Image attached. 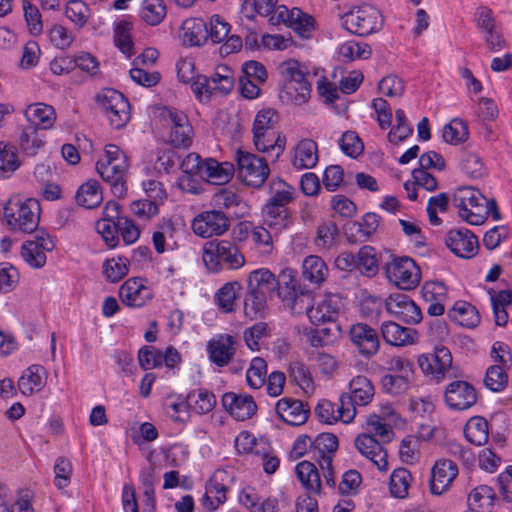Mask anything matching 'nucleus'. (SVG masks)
<instances>
[{
	"mask_svg": "<svg viewBox=\"0 0 512 512\" xmlns=\"http://www.w3.org/2000/svg\"><path fill=\"white\" fill-rule=\"evenodd\" d=\"M452 204L459 216L471 225H481L489 215L500 220L501 214L495 199H487L478 189L459 187L452 196Z\"/></svg>",
	"mask_w": 512,
	"mask_h": 512,
	"instance_id": "obj_1",
	"label": "nucleus"
},
{
	"mask_svg": "<svg viewBox=\"0 0 512 512\" xmlns=\"http://www.w3.org/2000/svg\"><path fill=\"white\" fill-rule=\"evenodd\" d=\"M269 195L263 209L264 225L279 233L292 224L287 205L294 201L296 189L280 178H273L269 183Z\"/></svg>",
	"mask_w": 512,
	"mask_h": 512,
	"instance_id": "obj_2",
	"label": "nucleus"
},
{
	"mask_svg": "<svg viewBox=\"0 0 512 512\" xmlns=\"http://www.w3.org/2000/svg\"><path fill=\"white\" fill-rule=\"evenodd\" d=\"M395 120L397 124L392 127L388 134V139L393 144H398L413 133V127L409 124L405 112L402 109L395 111Z\"/></svg>",
	"mask_w": 512,
	"mask_h": 512,
	"instance_id": "obj_58",
	"label": "nucleus"
},
{
	"mask_svg": "<svg viewBox=\"0 0 512 512\" xmlns=\"http://www.w3.org/2000/svg\"><path fill=\"white\" fill-rule=\"evenodd\" d=\"M421 292L426 303L446 302L448 298L447 287L440 281L425 282L422 286Z\"/></svg>",
	"mask_w": 512,
	"mask_h": 512,
	"instance_id": "obj_63",
	"label": "nucleus"
},
{
	"mask_svg": "<svg viewBox=\"0 0 512 512\" xmlns=\"http://www.w3.org/2000/svg\"><path fill=\"white\" fill-rule=\"evenodd\" d=\"M372 54L370 45L363 42L346 41L338 47V56L343 62L368 59Z\"/></svg>",
	"mask_w": 512,
	"mask_h": 512,
	"instance_id": "obj_47",
	"label": "nucleus"
},
{
	"mask_svg": "<svg viewBox=\"0 0 512 512\" xmlns=\"http://www.w3.org/2000/svg\"><path fill=\"white\" fill-rule=\"evenodd\" d=\"M21 166L16 146L0 142V171L10 176Z\"/></svg>",
	"mask_w": 512,
	"mask_h": 512,
	"instance_id": "obj_54",
	"label": "nucleus"
},
{
	"mask_svg": "<svg viewBox=\"0 0 512 512\" xmlns=\"http://www.w3.org/2000/svg\"><path fill=\"white\" fill-rule=\"evenodd\" d=\"M222 406L237 421L250 419L257 410L251 395L227 392L222 396Z\"/></svg>",
	"mask_w": 512,
	"mask_h": 512,
	"instance_id": "obj_22",
	"label": "nucleus"
},
{
	"mask_svg": "<svg viewBox=\"0 0 512 512\" xmlns=\"http://www.w3.org/2000/svg\"><path fill=\"white\" fill-rule=\"evenodd\" d=\"M357 269L368 277L378 273L376 251L372 246H363L357 253Z\"/></svg>",
	"mask_w": 512,
	"mask_h": 512,
	"instance_id": "obj_53",
	"label": "nucleus"
},
{
	"mask_svg": "<svg viewBox=\"0 0 512 512\" xmlns=\"http://www.w3.org/2000/svg\"><path fill=\"white\" fill-rule=\"evenodd\" d=\"M460 169L472 178H479L484 173L482 158L474 152L464 151L460 156Z\"/></svg>",
	"mask_w": 512,
	"mask_h": 512,
	"instance_id": "obj_60",
	"label": "nucleus"
},
{
	"mask_svg": "<svg viewBox=\"0 0 512 512\" xmlns=\"http://www.w3.org/2000/svg\"><path fill=\"white\" fill-rule=\"evenodd\" d=\"M496 499L493 489L487 485L474 488L468 496V507L472 511L485 512L493 506Z\"/></svg>",
	"mask_w": 512,
	"mask_h": 512,
	"instance_id": "obj_44",
	"label": "nucleus"
},
{
	"mask_svg": "<svg viewBox=\"0 0 512 512\" xmlns=\"http://www.w3.org/2000/svg\"><path fill=\"white\" fill-rule=\"evenodd\" d=\"M349 335L352 343L362 355L370 357L378 352L380 345L378 334L368 324L357 323L352 325Z\"/></svg>",
	"mask_w": 512,
	"mask_h": 512,
	"instance_id": "obj_25",
	"label": "nucleus"
},
{
	"mask_svg": "<svg viewBox=\"0 0 512 512\" xmlns=\"http://www.w3.org/2000/svg\"><path fill=\"white\" fill-rule=\"evenodd\" d=\"M388 279L402 290L414 289L421 280L420 268L409 257L394 258L385 266Z\"/></svg>",
	"mask_w": 512,
	"mask_h": 512,
	"instance_id": "obj_11",
	"label": "nucleus"
},
{
	"mask_svg": "<svg viewBox=\"0 0 512 512\" xmlns=\"http://www.w3.org/2000/svg\"><path fill=\"white\" fill-rule=\"evenodd\" d=\"M267 374V363L263 358L255 357L250 363V367L246 372V380L248 385L253 389L262 387L265 383Z\"/></svg>",
	"mask_w": 512,
	"mask_h": 512,
	"instance_id": "obj_61",
	"label": "nucleus"
},
{
	"mask_svg": "<svg viewBox=\"0 0 512 512\" xmlns=\"http://www.w3.org/2000/svg\"><path fill=\"white\" fill-rule=\"evenodd\" d=\"M443 397L448 409L465 411L476 404L477 391L467 381L454 380L446 386Z\"/></svg>",
	"mask_w": 512,
	"mask_h": 512,
	"instance_id": "obj_13",
	"label": "nucleus"
},
{
	"mask_svg": "<svg viewBox=\"0 0 512 512\" xmlns=\"http://www.w3.org/2000/svg\"><path fill=\"white\" fill-rule=\"evenodd\" d=\"M75 199L78 205L86 209L98 207L103 201L99 183L96 180H88L83 183L78 188Z\"/></svg>",
	"mask_w": 512,
	"mask_h": 512,
	"instance_id": "obj_40",
	"label": "nucleus"
},
{
	"mask_svg": "<svg viewBox=\"0 0 512 512\" xmlns=\"http://www.w3.org/2000/svg\"><path fill=\"white\" fill-rule=\"evenodd\" d=\"M295 473L307 491L316 494L320 493L321 479L314 463L306 460L299 462L295 467Z\"/></svg>",
	"mask_w": 512,
	"mask_h": 512,
	"instance_id": "obj_38",
	"label": "nucleus"
},
{
	"mask_svg": "<svg viewBox=\"0 0 512 512\" xmlns=\"http://www.w3.org/2000/svg\"><path fill=\"white\" fill-rule=\"evenodd\" d=\"M179 38L185 47H201L208 41V24L202 18H187L181 24Z\"/></svg>",
	"mask_w": 512,
	"mask_h": 512,
	"instance_id": "obj_26",
	"label": "nucleus"
},
{
	"mask_svg": "<svg viewBox=\"0 0 512 512\" xmlns=\"http://www.w3.org/2000/svg\"><path fill=\"white\" fill-rule=\"evenodd\" d=\"M211 82L214 84V90L228 94L234 86V73L228 66L220 65L211 77Z\"/></svg>",
	"mask_w": 512,
	"mask_h": 512,
	"instance_id": "obj_62",
	"label": "nucleus"
},
{
	"mask_svg": "<svg viewBox=\"0 0 512 512\" xmlns=\"http://www.w3.org/2000/svg\"><path fill=\"white\" fill-rule=\"evenodd\" d=\"M418 364L427 377L439 382L451 368L452 355L448 348L444 346L436 347L434 353L421 355Z\"/></svg>",
	"mask_w": 512,
	"mask_h": 512,
	"instance_id": "obj_16",
	"label": "nucleus"
},
{
	"mask_svg": "<svg viewBox=\"0 0 512 512\" xmlns=\"http://www.w3.org/2000/svg\"><path fill=\"white\" fill-rule=\"evenodd\" d=\"M412 482V475L406 468L395 469L389 480V490L391 496L398 499H404L408 496L409 487Z\"/></svg>",
	"mask_w": 512,
	"mask_h": 512,
	"instance_id": "obj_46",
	"label": "nucleus"
},
{
	"mask_svg": "<svg viewBox=\"0 0 512 512\" xmlns=\"http://www.w3.org/2000/svg\"><path fill=\"white\" fill-rule=\"evenodd\" d=\"M507 370L508 369L499 365H491L488 367L484 378L486 388L492 392L503 391L508 384Z\"/></svg>",
	"mask_w": 512,
	"mask_h": 512,
	"instance_id": "obj_57",
	"label": "nucleus"
},
{
	"mask_svg": "<svg viewBox=\"0 0 512 512\" xmlns=\"http://www.w3.org/2000/svg\"><path fill=\"white\" fill-rule=\"evenodd\" d=\"M355 447L366 458L370 459L380 471L388 468L387 451L372 435L365 433L355 439Z\"/></svg>",
	"mask_w": 512,
	"mask_h": 512,
	"instance_id": "obj_27",
	"label": "nucleus"
},
{
	"mask_svg": "<svg viewBox=\"0 0 512 512\" xmlns=\"http://www.w3.org/2000/svg\"><path fill=\"white\" fill-rule=\"evenodd\" d=\"M319 161L318 145L312 139L300 140L293 150L291 165L296 170L311 169Z\"/></svg>",
	"mask_w": 512,
	"mask_h": 512,
	"instance_id": "obj_30",
	"label": "nucleus"
},
{
	"mask_svg": "<svg viewBox=\"0 0 512 512\" xmlns=\"http://www.w3.org/2000/svg\"><path fill=\"white\" fill-rule=\"evenodd\" d=\"M242 286L238 281L225 283L214 295V303L223 313H232L235 311L234 303L237 299Z\"/></svg>",
	"mask_w": 512,
	"mask_h": 512,
	"instance_id": "obj_39",
	"label": "nucleus"
},
{
	"mask_svg": "<svg viewBox=\"0 0 512 512\" xmlns=\"http://www.w3.org/2000/svg\"><path fill=\"white\" fill-rule=\"evenodd\" d=\"M374 396V387L365 376H356L349 383V393L340 396L338 406L342 422H351L356 415V406L368 405Z\"/></svg>",
	"mask_w": 512,
	"mask_h": 512,
	"instance_id": "obj_6",
	"label": "nucleus"
},
{
	"mask_svg": "<svg viewBox=\"0 0 512 512\" xmlns=\"http://www.w3.org/2000/svg\"><path fill=\"white\" fill-rule=\"evenodd\" d=\"M236 163L238 177L254 188H260L270 174L266 159L241 149L236 152Z\"/></svg>",
	"mask_w": 512,
	"mask_h": 512,
	"instance_id": "obj_10",
	"label": "nucleus"
},
{
	"mask_svg": "<svg viewBox=\"0 0 512 512\" xmlns=\"http://www.w3.org/2000/svg\"><path fill=\"white\" fill-rule=\"evenodd\" d=\"M161 116L165 124L170 127V143L174 147H189L192 143L193 130L187 116L172 108H165Z\"/></svg>",
	"mask_w": 512,
	"mask_h": 512,
	"instance_id": "obj_14",
	"label": "nucleus"
},
{
	"mask_svg": "<svg viewBox=\"0 0 512 512\" xmlns=\"http://www.w3.org/2000/svg\"><path fill=\"white\" fill-rule=\"evenodd\" d=\"M270 21L272 24H285L287 27L293 29L300 37L305 39L310 37L315 28L314 18L297 7L289 10L284 5L278 6L274 15L271 16Z\"/></svg>",
	"mask_w": 512,
	"mask_h": 512,
	"instance_id": "obj_12",
	"label": "nucleus"
},
{
	"mask_svg": "<svg viewBox=\"0 0 512 512\" xmlns=\"http://www.w3.org/2000/svg\"><path fill=\"white\" fill-rule=\"evenodd\" d=\"M387 311L408 324H417L422 319L419 306L407 295L391 294L386 301Z\"/></svg>",
	"mask_w": 512,
	"mask_h": 512,
	"instance_id": "obj_21",
	"label": "nucleus"
},
{
	"mask_svg": "<svg viewBox=\"0 0 512 512\" xmlns=\"http://www.w3.org/2000/svg\"><path fill=\"white\" fill-rule=\"evenodd\" d=\"M277 112L272 108L262 109L258 111L253 122V136L270 133L274 130L277 123Z\"/></svg>",
	"mask_w": 512,
	"mask_h": 512,
	"instance_id": "obj_56",
	"label": "nucleus"
},
{
	"mask_svg": "<svg viewBox=\"0 0 512 512\" xmlns=\"http://www.w3.org/2000/svg\"><path fill=\"white\" fill-rule=\"evenodd\" d=\"M258 136H253L257 151L266 153L272 162H276L285 150L286 137L276 131Z\"/></svg>",
	"mask_w": 512,
	"mask_h": 512,
	"instance_id": "obj_33",
	"label": "nucleus"
},
{
	"mask_svg": "<svg viewBox=\"0 0 512 512\" xmlns=\"http://www.w3.org/2000/svg\"><path fill=\"white\" fill-rule=\"evenodd\" d=\"M4 218L11 230L32 233L39 225L41 206L34 198L14 195L4 205Z\"/></svg>",
	"mask_w": 512,
	"mask_h": 512,
	"instance_id": "obj_4",
	"label": "nucleus"
},
{
	"mask_svg": "<svg viewBox=\"0 0 512 512\" xmlns=\"http://www.w3.org/2000/svg\"><path fill=\"white\" fill-rule=\"evenodd\" d=\"M279 73L287 81L288 93L295 105H302L308 101L311 93V83L308 81V70L297 60H287L278 67Z\"/></svg>",
	"mask_w": 512,
	"mask_h": 512,
	"instance_id": "obj_8",
	"label": "nucleus"
},
{
	"mask_svg": "<svg viewBox=\"0 0 512 512\" xmlns=\"http://www.w3.org/2000/svg\"><path fill=\"white\" fill-rule=\"evenodd\" d=\"M468 136L467 124L462 119H452L443 127L442 137L446 143L459 144L466 141Z\"/></svg>",
	"mask_w": 512,
	"mask_h": 512,
	"instance_id": "obj_55",
	"label": "nucleus"
},
{
	"mask_svg": "<svg viewBox=\"0 0 512 512\" xmlns=\"http://www.w3.org/2000/svg\"><path fill=\"white\" fill-rule=\"evenodd\" d=\"M412 375H398L393 373L385 374L381 377V388L383 392L398 396L406 393L410 387V377Z\"/></svg>",
	"mask_w": 512,
	"mask_h": 512,
	"instance_id": "obj_52",
	"label": "nucleus"
},
{
	"mask_svg": "<svg viewBox=\"0 0 512 512\" xmlns=\"http://www.w3.org/2000/svg\"><path fill=\"white\" fill-rule=\"evenodd\" d=\"M229 226L228 217L220 210L204 211L192 222L194 233L202 238L222 235L229 229Z\"/></svg>",
	"mask_w": 512,
	"mask_h": 512,
	"instance_id": "obj_15",
	"label": "nucleus"
},
{
	"mask_svg": "<svg viewBox=\"0 0 512 512\" xmlns=\"http://www.w3.org/2000/svg\"><path fill=\"white\" fill-rule=\"evenodd\" d=\"M187 401L189 406L198 414H207L216 405L215 395L206 389H197L189 392Z\"/></svg>",
	"mask_w": 512,
	"mask_h": 512,
	"instance_id": "obj_48",
	"label": "nucleus"
},
{
	"mask_svg": "<svg viewBox=\"0 0 512 512\" xmlns=\"http://www.w3.org/2000/svg\"><path fill=\"white\" fill-rule=\"evenodd\" d=\"M445 243L452 253L465 259L473 258L479 250L477 236L464 227L449 230Z\"/></svg>",
	"mask_w": 512,
	"mask_h": 512,
	"instance_id": "obj_17",
	"label": "nucleus"
},
{
	"mask_svg": "<svg viewBox=\"0 0 512 512\" xmlns=\"http://www.w3.org/2000/svg\"><path fill=\"white\" fill-rule=\"evenodd\" d=\"M236 338L230 334H218L207 342L209 360L218 367L227 366L236 353Z\"/></svg>",
	"mask_w": 512,
	"mask_h": 512,
	"instance_id": "obj_20",
	"label": "nucleus"
},
{
	"mask_svg": "<svg viewBox=\"0 0 512 512\" xmlns=\"http://www.w3.org/2000/svg\"><path fill=\"white\" fill-rule=\"evenodd\" d=\"M276 412L287 424L299 426L307 421L310 408L300 400L282 398L276 404Z\"/></svg>",
	"mask_w": 512,
	"mask_h": 512,
	"instance_id": "obj_28",
	"label": "nucleus"
},
{
	"mask_svg": "<svg viewBox=\"0 0 512 512\" xmlns=\"http://www.w3.org/2000/svg\"><path fill=\"white\" fill-rule=\"evenodd\" d=\"M204 172L202 179L215 184H223L229 181L233 172V165L226 163L225 166L219 164L214 159H206L204 162Z\"/></svg>",
	"mask_w": 512,
	"mask_h": 512,
	"instance_id": "obj_45",
	"label": "nucleus"
},
{
	"mask_svg": "<svg viewBox=\"0 0 512 512\" xmlns=\"http://www.w3.org/2000/svg\"><path fill=\"white\" fill-rule=\"evenodd\" d=\"M119 297L123 304L140 308L146 304L151 295L141 278H130L121 285Z\"/></svg>",
	"mask_w": 512,
	"mask_h": 512,
	"instance_id": "obj_29",
	"label": "nucleus"
},
{
	"mask_svg": "<svg viewBox=\"0 0 512 512\" xmlns=\"http://www.w3.org/2000/svg\"><path fill=\"white\" fill-rule=\"evenodd\" d=\"M329 275V268L318 255L305 257L302 263V276L304 280L314 285L322 284Z\"/></svg>",
	"mask_w": 512,
	"mask_h": 512,
	"instance_id": "obj_34",
	"label": "nucleus"
},
{
	"mask_svg": "<svg viewBox=\"0 0 512 512\" xmlns=\"http://www.w3.org/2000/svg\"><path fill=\"white\" fill-rule=\"evenodd\" d=\"M24 116L30 123L28 126H36L38 130L51 129L57 117L53 106L40 102L28 105L24 111Z\"/></svg>",
	"mask_w": 512,
	"mask_h": 512,
	"instance_id": "obj_31",
	"label": "nucleus"
},
{
	"mask_svg": "<svg viewBox=\"0 0 512 512\" xmlns=\"http://www.w3.org/2000/svg\"><path fill=\"white\" fill-rule=\"evenodd\" d=\"M464 435L470 443L476 446L486 444L489 438L487 420L481 416L471 417L465 425Z\"/></svg>",
	"mask_w": 512,
	"mask_h": 512,
	"instance_id": "obj_43",
	"label": "nucleus"
},
{
	"mask_svg": "<svg viewBox=\"0 0 512 512\" xmlns=\"http://www.w3.org/2000/svg\"><path fill=\"white\" fill-rule=\"evenodd\" d=\"M44 145V135L39 132L36 126H26L23 128L19 137V146L25 155L29 157L36 156Z\"/></svg>",
	"mask_w": 512,
	"mask_h": 512,
	"instance_id": "obj_42",
	"label": "nucleus"
},
{
	"mask_svg": "<svg viewBox=\"0 0 512 512\" xmlns=\"http://www.w3.org/2000/svg\"><path fill=\"white\" fill-rule=\"evenodd\" d=\"M44 369L40 365H31L20 377L18 387L24 395H32L40 391L44 384Z\"/></svg>",
	"mask_w": 512,
	"mask_h": 512,
	"instance_id": "obj_41",
	"label": "nucleus"
},
{
	"mask_svg": "<svg viewBox=\"0 0 512 512\" xmlns=\"http://www.w3.org/2000/svg\"><path fill=\"white\" fill-rule=\"evenodd\" d=\"M239 501L250 512H278L276 498L262 499L252 488L243 489L239 495Z\"/></svg>",
	"mask_w": 512,
	"mask_h": 512,
	"instance_id": "obj_35",
	"label": "nucleus"
},
{
	"mask_svg": "<svg viewBox=\"0 0 512 512\" xmlns=\"http://www.w3.org/2000/svg\"><path fill=\"white\" fill-rule=\"evenodd\" d=\"M180 159L181 156L173 147L158 149L155 169L158 172L171 173L179 166Z\"/></svg>",
	"mask_w": 512,
	"mask_h": 512,
	"instance_id": "obj_59",
	"label": "nucleus"
},
{
	"mask_svg": "<svg viewBox=\"0 0 512 512\" xmlns=\"http://www.w3.org/2000/svg\"><path fill=\"white\" fill-rule=\"evenodd\" d=\"M89 7L81 0H71L68 2L65 14L79 28H82L88 20Z\"/></svg>",
	"mask_w": 512,
	"mask_h": 512,
	"instance_id": "obj_64",
	"label": "nucleus"
},
{
	"mask_svg": "<svg viewBox=\"0 0 512 512\" xmlns=\"http://www.w3.org/2000/svg\"><path fill=\"white\" fill-rule=\"evenodd\" d=\"M448 317L458 325L474 328L480 323L478 310L468 302L457 301L448 311Z\"/></svg>",
	"mask_w": 512,
	"mask_h": 512,
	"instance_id": "obj_37",
	"label": "nucleus"
},
{
	"mask_svg": "<svg viewBox=\"0 0 512 512\" xmlns=\"http://www.w3.org/2000/svg\"><path fill=\"white\" fill-rule=\"evenodd\" d=\"M167 15L163 0H144L141 8V19L150 26L160 24Z\"/></svg>",
	"mask_w": 512,
	"mask_h": 512,
	"instance_id": "obj_49",
	"label": "nucleus"
},
{
	"mask_svg": "<svg viewBox=\"0 0 512 512\" xmlns=\"http://www.w3.org/2000/svg\"><path fill=\"white\" fill-rule=\"evenodd\" d=\"M95 99L113 128L121 129L130 120V103L121 92L106 88Z\"/></svg>",
	"mask_w": 512,
	"mask_h": 512,
	"instance_id": "obj_9",
	"label": "nucleus"
},
{
	"mask_svg": "<svg viewBox=\"0 0 512 512\" xmlns=\"http://www.w3.org/2000/svg\"><path fill=\"white\" fill-rule=\"evenodd\" d=\"M280 282L268 269L261 268L252 271L247 279V295L244 299V312L251 319L262 316L267 299L272 297Z\"/></svg>",
	"mask_w": 512,
	"mask_h": 512,
	"instance_id": "obj_3",
	"label": "nucleus"
},
{
	"mask_svg": "<svg viewBox=\"0 0 512 512\" xmlns=\"http://www.w3.org/2000/svg\"><path fill=\"white\" fill-rule=\"evenodd\" d=\"M202 259L207 269L215 273L223 269V264L229 269H239L245 263L239 248L228 240H213L206 243Z\"/></svg>",
	"mask_w": 512,
	"mask_h": 512,
	"instance_id": "obj_5",
	"label": "nucleus"
},
{
	"mask_svg": "<svg viewBox=\"0 0 512 512\" xmlns=\"http://www.w3.org/2000/svg\"><path fill=\"white\" fill-rule=\"evenodd\" d=\"M228 478V473L225 470H216L207 480L201 503L208 512L215 511L220 505L226 502Z\"/></svg>",
	"mask_w": 512,
	"mask_h": 512,
	"instance_id": "obj_18",
	"label": "nucleus"
},
{
	"mask_svg": "<svg viewBox=\"0 0 512 512\" xmlns=\"http://www.w3.org/2000/svg\"><path fill=\"white\" fill-rule=\"evenodd\" d=\"M341 308V297L337 294H327L309 311V319L314 325L332 323L335 330H339L336 321Z\"/></svg>",
	"mask_w": 512,
	"mask_h": 512,
	"instance_id": "obj_24",
	"label": "nucleus"
},
{
	"mask_svg": "<svg viewBox=\"0 0 512 512\" xmlns=\"http://www.w3.org/2000/svg\"><path fill=\"white\" fill-rule=\"evenodd\" d=\"M381 334L387 344L396 347L410 345L415 342L417 337L415 329L402 327L393 321L382 323Z\"/></svg>",
	"mask_w": 512,
	"mask_h": 512,
	"instance_id": "obj_32",
	"label": "nucleus"
},
{
	"mask_svg": "<svg viewBox=\"0 0 512 512\" xmlns=\"http://www.w3.org/2000/svg\"><path fill=\"white\" fill-rule=\"evenodd\" d=\"M458 475V467L449 459L437 460L431 469L430 491L434 495L446 492Z\"/></svg>",
	"mask_w": 512,
	"mask_h": 512,
	"instance_id": "obj_23",
	"label": "nucleus"
},
{
	"mask_svg": "<svg viewBox=\"0 0 512 512\" xmlns=\"http://www.w3.org/2000/svg\"><path fill=\"white\" fill-rule=\"evenodd\" d=\"M313 446L314 455H312V458L315 461L327 456L333 459V455L338 448V439L332 433H320L313 438Z\"/></svg>",
	"mask_w": 512,
	"mask_h": 512,
	"instance_id": "obj_51",
	"label": "nucleus"
},
{
	"mask_svg": "<svg viewBox=\"0 0 512 512\" xmlns=\"http://www.w3.org/2000/svg\"><path fill=\"white\" fill-rule=\"evenodd\" d=\"M103 275L110 283H117L129 272V260L124 256L111 258L104 261L102 265Z\"/></svg>",
	"mask_w": 512,
	"mask_h": 512,
	"instance_id": "obj_50",
	"label": "nucleus"
},
{
	"mask_svg": "<svg viewBox=\"0 0 512 512\" xmlns=\"http://www.w3.org/2000/svg\"><path fill=\"white\" fill-rule=\"evenodd\" d=\"M341 20L347 31L361 37L378 32L383 25L380 10L368 4L353 8Z\"/></svg>",
	"mask_w": 512,
	"mask_h": 512,
	"instance_id": "obj_7",
	"label": "nucleus"
},
{
	"mask_svg": "<svg viewBox=\"0 0 512 512\" xmlns=\"http://www.w3.org/2000/svg\"><path fill=\"white\" fill-rule=\"evenodd\" d=\"M279 297L289 306L293 314L306 313L309 317V311L313 309V294L310 291L299 288L283 293L280 290Z\"/></svg>",
	"mask_w": 512,
	"mask_h": 512,
	"instance_id": "obj_36",
	"label": "nucleus"
},
{
	"mask_svg": "<svg viewBox=\"0 0 512 512\" xmlns=\"http://www.w3.org/2000/svg\"><path fill=\"white\" fill-rule=\"evenodd\" d=\"M129 164L122 161L115 162H104L98 160L96 163V170L103 181L108 183L111 187V191L114 196L121 198L126 195V173L128 171Z\"/></svg>",
	"mask_w": 512,
	"mask_h": 512,
	"instance_id": "obj_19",
	"label": "nucleus"
}]
</instances>
